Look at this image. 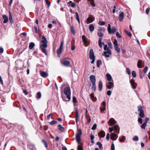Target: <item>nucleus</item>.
Returning a JSON list of instances; mask_svg holds the SVG:
<instances>
[{
  "mask_svg": "<svg viewBox=\"0 0 150 150\" xmlns=\"http://www.w3.org/2000/svg\"><path fill=\"white\" fill-rule=\"evenodd\" d=\"M102 38H100L99 39L98 44L99 46L101 48L102 47V44L104 45V50L105 51L103 53L102 55L105 56L106 58L109 57L110 55L112 54L111 51L109 48L108 47L107 45H105L104 42L102 43Z\"/></svg>",
  "mask_w": 150,
  "mask_h": 150,
  "instance_id": "1",
  "label": "nucleus"
},
{
  "mask_svg": "<svg viewBox=\"0 0 150 150\" xmlns=\"http://www.w3.org/2000/svg\"><path fill=\"white\" fill-rule=\"evenodd\" d=\"M42 40L41 41L42 44L40 45V47L42 52L45 54L46 55H47V53L46 52V48L47 47V41L46 38L42 36Z\"/></svg>",
  "mask_w": 150,
  "mask_h": 150,
  "instance_id": "2",
  "label": "nucleus"
},
{
  "mask_svg": "<svg viewBox=\"0 0 150 150\" xmlns=\"http://www.w3.org/2000/svg\"><path fill=\"white\" fill-rule=\"evenodd\" d=\"M90 80L92 84L91 87V90L95 91L96 89V86L95 84L96 82L95 76L94 75H91L90 77Z\"/></svg>",
  "mask_w": 150,
  "mask_h": 150,
  "instance_id": "3",
  "label": "nucleus"
},
{
  "mask_svg": "<svg viewBox=\"0 0 150 150\" xmlns=\"http://www.w3.org/2000/svg\"><path fill=\"white\" fill-rule=\"evenodd\" d=\"M64 93L67 96L66 98L68 100V101L70 99V96L71 92L69 87H66L64 89Z\"/></svg>",
  "mask_w": 150,
  "mask_h": 150,
  "instance_id": "4",
  "label": "nucleus"
},
{
  "mask_svg": "<svg viewBox=\"0 0 150 150\" xmlns=\"http://www.w3.org/2000/svg\"><path fill=\"white\" fill-rule=\"evenodd\" d=\"M82 134V132L81 129L78 130L77 133L76 134V142L79 143L81 141V136Z\"/></svg>",
  "mask_w": 150,
  "mask_h": 150,
  "instance_id": "5",
  "label": "nucleus"
},
{
  "mask_svg": "<svg viewBox=\"0 0 150 150\" xmlns=\"http://www.w3.org/2000/svg\"><path fill=\"white\" fill-rule=\"evenodd\" d=\"M138 111L139 112V115L140 117L141 118H143L144 116L143 108L141 105L139 106L138 107Z\"/></svg>",
  "mask_w": 150,
  "mask_h": 150,
  "instance_id": "6",
  "label": "nucleus"
},
{
  "mask_svg": "<svg viewBox=\"0 0 150 150\" xmlns=\"http://www.w3.org/2000/svg\"><path fill=\"white\" fill-rule=\"evenodd\" d=\"M107 30L109 34H114L117 30V29L115 27H113L111 28V26L110 24H108Z\"/></svg>",
  "mask_w": 150,
  "mask_h": 150,
  "instance_id": "7",
  "label": "nucleus"
},
{
  "mask_svg": "<svg viewBox=\"0 0 150 150\" xmlns=\"http://www.w3.org/2000/svg\"><path fill=\"white\" fill-rule=\"evenodd\" d=\"M89 58L91 60H92L91 63L92 64L93 63L95 60V57L92 49H91L90 50Z\"/></svg>",
  "mask_w": 150,
  "mask_h": 150,
  "instance_id": "8",
  "label": "nucleus"
},
{
  "mask_svg": "<svg viewBox=\"0 0 150 150\" xmlns=\"http://www.w3.org/2000/svg\"><path fill=\"white\" fill-rule=\"evenodd\" d=\"M61 62L62 64L65 66H68L70 64V62L66 59H64L61 60Z\"/></svg>",
  "mask_w": 150,
  "mask_h": 150,
  "instance_id": "9",
  "label": "nucleus"
},
{
  "mask_svg": "<svg viewBox=\"0 0 150 150\" xmlns=\"http://www.w3.org/2000/svg\"><path fill=\"white\" fill-rule=\"evenodd\" d=\"M40 76L42 77L45 78L48 76V74L45 72L40 70Z\"/></svg>",
  "mask_w": 150,
  "mask_h": 150,
  "instance_id": "10",
  "label": "nucleus"
},
{
  "mask_svg": "<svg viewBox=\"0 0 150 150\" xmlns=\"http://www.w3.org/2000/svg\"><path fill=\"white\" fill-rule=\"evenodd\" d=\"M117 137L118 136L116 134L112 133L110 137V139L113 140H115L117 139Z\"/></svg>",
  "mask_w": 150,
  "mask_h": 150,
  "instance_id": "11",
  "label": "nucleus"
},
{
  "mask_svg": "<svg viewBox=\"0 0 150 150\" xmlns=\"http://www.w3.org/2000/svg\"><path fill=\"white\" fill-rule=\"evenodd\" d=\"M124 18V13L122 12H120V13L119 15V21H122Z\"/></svg>",
  "mask_w": 150,
  "mask_h": 150,
  "instance_id": "12",
  "label": "nucleus"
},
{
  "mask_svg": "<svg viewBox=\"0 0 150 150\" xmlns=\"http://www.w3.org/2000/svg\"><path fill=\"white\" fill-rule=\"evenodd\" d=\"M3 18L4 19L3 23H6L8 21V16L5 15H4L2 16Z\"/></svg>",
  "mask_w": 150,
  "mask_h": 150,
  "instance_id": "13",
  "label": "nucleus"
},
{
  "mask_svg": "<svg viewBox=\"0 0 150 150\" xmlns=\"http://www.w3.org/2000/svg\"><path fill=\"white\" fill-rule=\"evenodd\" d=\"M114 87V84L112 82L110 81L108 83V85L107 86V87L109 89H110Z\"/></svg>",
  "mask_w": 150,
  "mask_h": 150,
  "instance_id": "14",
  "label": "nucleus"
},
{
  "mask_svg": "<svg viewBox=\"0 0 150 150\" xmlns=\"http://www.w3.org/2000/svg\"><path fill=\"white\" fill-rule=\"evenodd\" d=\"M94 18L93 17L88 18L87 19V21L88 22L87 23H92L94 20Z\"/></svg>",
  "mask_w": 150,
  "mask_h": 150,
  "instance_id": "15",
  "label": "nucleus"
},
{
  "mask_svg": "<svg viewBox=\"0 0 150 150\" xmlns=\"http://www.w3.org/2000/svg\"><path fill=\"white\" fill-rule=\"evenodd\" d=\"M109 122H110L109 125H113L116 123V121L113 118H110L109 120Z\"/></svg>",
  "mask_w": 150,
  "mask_h": 150,
  "instance_id": "16",
  "label": "nucleus"
},
{
  "mask_svg": "<svg viewBox=\"0 0 150 150\" xmlns=\"http://www.w3.org/2000/svg\"><path fill=\"white\" fill-rule=\"evenodd\" d=\"M106 77L107 79V80L108 81H111L112 80L113 81L112 79V78L111 75L109 74H106Z\"/></svg>",
  "mask_w": 150,
  "mask_h": 150,
  "instance_id": "17",
  "label": "nucleus"
},
{
  "mask_svg": "<svg viewBox=\"0 0 150 150\" xmlns=\"http://www.w3.org/2000/svg\"><path fill=\"white\" fill-rule=\"evenodd\" d=\"M58 129L60 131L62 132L64 131L65 129L64 127L62 126L59 124L57 126Z\"/></svg>",
  "mask_w": 150,
  "mask_h": 150,
  "instance_id": "18",
  "label": "nucleus"
},
{
  "mask_svg": "<svg viewBox=\"0 0 150 150\" xmlns=\"http://www.w3.org/2000/svg\"><path fill=\"white\" fill-rule=\"evenodd\" d=\"M130 83L133 89L136 88V86L134 85V81L133 79L131 80Z\"/></svg>",
  "mask_w": 150,
  "mask_h": 150,
  "instance_id": "19",
  "label": "nucleus"
},
{
  "mask_svg": "<svg viewBox=\"0 0 150 150\" xmlns=\"http://www.w3.org/2000/svg\"><path fill=\"white\" fill-rule=\"evenodd\" d=\"M98 135L100 136L101 137L103 138L105 136V133L103 131H101L98 133Z\"/></svg>",
  "mask_w": 150,
  "mask_h": 150,
  "instance_id": "20",
  "label": "nucleus"
},
{
  "mask_svg": "<svg viewBox=\"0 0 150 150\" xmlns=\"http://www.w3.org/2000/svg\"><path fill=\"white\" fill-rule=\"evenodd\" d=\"M76 112V124H77V122L78 121V118L79 117V112L78 110L77 109L75 110Z\"/></svg>",
  "mask_w": 150,
  "mask_h": 150,
  "instance_id": "21",
  "label": "nucleus"
},
{
  "mask_svg": "<svg viewBox=\"0 0 150 150\" xmlns=\"http://www.w3.org/2000/svg\"><path fill=\"white\" fill-rule=\"evenodd\" d=\"M101 30L100 29L98 30V35L99 37H100V38H101L103 36V34L101 32Z\"/></svg>",
  "mask_w": 150,
  "mask_h": 150,
  "instance_id": "22",
  "label": "nucleus"
},
{
  "mask_svg": "<svg viewBox=\"0 0 150 150\" xmlns=\"http://www.w3.org/2000/svg\"><path fill=\"white\" fill-rule=\"evenodd\" d=\"M89 29L91 32H93L94 29V25L93 24L90 25L89 26Z\"/></svg>",
  "mask_w": 150,
  "mask_h": 150,
  "instance_id": "23",
  "label": "nucleus"
},
{
  "mask_svg": "<svg viewBox=\"0 0 150 150\" xmlns=\"http://www.w3.org/2000/svg\"><path fill=\"white\" fill-rule=\"evenodd\" d=\"M98 87L99 90L100 91H101L102 88V82L101 81H99Z\"/></svg>",
  "mask_w": 150,
  "mask_h": 150,
  "instance_id": "24",
  "label": "nucleus"
},
{
  "mask_svg": "<svg viewBox=\"0 0 150 150\" xmlns=\"http://www.w3.org/2000/svg\"><path fill=\"white\" fill-rule=\"evenodd\" d=\"M88 1L90 2L91 5L93 7L95 6V4L94 3V0H87Z\"/></svg>",
  "mask_w": 150,
  "mask_h": 150,
  "instance_id": "25",
  "label": "nucleus"
},
{
  "mask_svg": "<svg viewBox=\"0 0 150 150\" xmlns=\"http://www.w3.org/2000/svg\"><path fill=\"white\" fill-rule=\"evenodd\" d=\"M82 39L83 42L84 43H86L87 42V38L84 35H83L82 36Z\"/></svg>",
  "mask_w": 150,
  "mask_h": 150,
  "instance_id": "26",
  "label": "nucleus"
},
{
  "mask_svg": "<svg viewBox=\"0 0 150 150\" xmlns=\"http://www.w3.org/2000/svg\"><path fill=\"white\" fill-rule=\"evenodd\" d=\"M114 128L115 130L117 131L118 130V132H117L118 134H119V130H120V127L118 125H115L114 126Z\"/></svg>",
  "mask_w": 150,
  "mask_h": 150,
  "instance_id": "27",
  "label": "nucleus"
},
{
  "mask_svg": "<svg viewBox=\"0 0 150 150\" xmlns=\"http://www.w3.org/2000/svg\"><path fill=\"white\" fill-rule=\"evenodd\" d=\"M76 18L79 23H80V19L79 14L77 12L75 13Z\"/></svg>",
  "mask_w": 150,
  "mask_h": 150,
  "instance_id": "28",
  "label": "nucleus"
},
{
  "mask_svg": "<svg viewBox=\"0 0 150 150\" xmlns=\"http://www.w3.org/2000/svg\"><path fill=\"white\" fill-rule=\"evenodd\" d=\"M9 19L10 23H13V20L12 16L11 14V12L10 11L9 12Z\"/></svg>",
  "mask_w": 150,
  "mask_h": 150,
  "instance_id": "29",
  "label": "nucleus"
},
{
  "mask_svg": "<svg viewBox=\"0 0 150 150\" xmlns=\"http://www.w3.org/2000/svg\"><path fill=\"white\" fill-rule=\"evenodd\" d=\"M114 47L115 49V50L117 51V52H120V48L119 47L118 45L114 46Z\"/></svg>",
  "mask_w": 150,
  "mask_h": 150,
  "instance_id": "30",
  "label": "nucleus"
},
{
  "mask_svg": "<svg viewBox=\"0 0 150 150\" xmlns=\"http://www.w3.org/2000/svg\"><path fill=\"white\" fill-rule=\"evenodd\" d=\"M35 44L33 42H31L30 43L29 45V48L30 49H32L35 46Z\"/></svg>",
  "mask_w": 150,
  "mask_h": 150,
  "instance_id": "31",
  "label": "nucleus"
},
{
  "mask_svg": "<svg viewBox=\"0 0 150 150\" xmlns=\"http://www.w3.org/2000/svg\"><path fill=\"white\" fill-rule=\"evenodd\" d=\"M96 144L98 146L99 149L102 148V144L100 142H98Z\"/></svg>",
  "mask_w": 150,
  "mask_h": 150,
  "instance_id": "32",
  "label": "nucleus"
},
{
  "mask_svg": "<svg viewBox=\"0 0 150 150\" xmlns=\"http://www.w3.org/2000/svg\"><path fill=\"white\" fill-rule=\"evenodd\" d=\"M70 30L71 32L74 34L75 35L76 34L75 30L74 29L73 26H71L70 27Z\"/></svg>",
  "mask_w": 150,
  "mask_h": 150,
  "instance_id": "33",
  "label": "nucleus"
},
{
  "mask_svg": "<svg viewBox=\"0 0 150 150\" xmlns=\"http://www.w3.org/2000/svg\"><path fill=\"white\" fill-rule=\"evenodd\" d=\"M98 24L100 26L104 25L105 24V22L104 21H100L98 22Z\"/></svg>",
  "mask_w": 150,
  "mask_h": 150,
  "instance_id": "34",
  "label": "nucleus"
},
{
  "mask_svg": "<svg viewBox=\"0 0 150 150\" xmlns=\"http://www.w3.org/2000/svg\"><path fill=\"white\" fill-rule=\"evenodd\" d=\"M133 140L134 141H138L139 140V138L138 136H135L133 138Z\"/></svg>",
  "mask_w": 150,
  "mask_h": 150,
  "instance_id": "35",
  "label": "nucleus"
},
{
  "mask_svg": "<svg viewBox=\"0 0 150 150\" xmlns=\"http://www.w3.org/2000/svg\"><path fill=\"white\" fill-rule=\"evenodd\" d=\"M42 142L44 143L45 146L46 148H47L48 147L47 144L46 142L44 139H42Z\"/></svg>",
  "mask_w": 150,
  "mask_h": 150,
  "instance_id": "36",
  "label": "nucleus"
},
{
  "mask_svg": "<svg viewBox=\"0 0 150 150\" xmlns=\"http://www.w3.org/2000/svg\"><path fill=\"white\" fill-rule=\"evenodd\" d=\"M132 75L134 78L136 77L137 76L136 72L134 71H132Z\"/></svg>",
  "mask_w": 150,
  "mask_h": 150,
  "instance_id": "37",
  "label": "nucleus"
},
{
  "mask_svg": "<svg viewBox=\"0 0 150 150\" xmlns=\"http://www.w3.org/2000/svg\"><path fill=\"white\" fill-rule=\"evenodd\" d=\"M146 125V123L144 122L141 126V127L142 129H145V127Z\"/></svg>",
  "mask_w": 150,
  "mask_h": 150,
  "instance_id": "38",
  "label": "nucleus"
},
{
  "mask_svg": "<svg viewBox=\"0 0 150 150\" xmlns=\"http://www.w3.org/2000/svg\"><path fill=\"white\" fill-rule=\"evenodd\" d=\"M57 123V122L54 120H52L50 122V124L52 125H54Z\"/></svg>",
  "mask_w": 150,
  "mask_h": 150,
  "instance_id": "39",
  "label": "nucleus"
},
{
  "mask_svg": "<svg viewBox=\"0 0 150 150\" xmlns=\"http://www.w3.org/2000/svg\"><path fill=\"white\" fill-rule=\"evenodd\" d=\"M73 102L74 103H77V101L76 98L75 96H73L72 98Z\"/></svg>",
  "mask_w": 150,
  "mask_h": 150,
  "instance_id": "40",
  "label": "nucleus"
},
{
  "mask_svg": "<svg viewBox=\"0 0 150 150\" xmlns=\"http://www.w3.org/2000/svg\"><path fill=\"white\" fill-rule=\"evenodd\" d=\"M108 45L110 48L111 49L112 48V44L110 42H108Z\"/></svg>",
  "mask_w": 150,
  "mask_h": 150,
  "instance_id": "41",
  "label": "nucleus"
},
{
  "mask_svg": "<svg viewBox=\"0 0 150 150\" xmlns=\"http://www.w3.org/2000/svg\"><path fill=\"white\" fill-rule=\"evenodd\" d=\"M113 44L114 46H117L118 45L117 44V41L116 39H114V42H113Z\"/></svg>",
  "mask_w": 150,
  "mask_h": 150,
  "instance_id": "42",
  "label": "nucleus"
},
{
  "mask_svg": "<svg viewBox=\"0 0 150 150\" xmlns=\"http://www.w3.org/2000/svg\"><path fill=\"white\" fill-rule=\"evenodd\" d=\"M62 49H60L59 48V49H58L57 50V53L58 54H60L62 53Z\"/></svg>",
  "mask_w": 150,
  "mask_h": 150,
  "instance_id": "43",
  "label": "nucleus"
},
{
  "mask_svg": "<svg viewBox=\"0 0 150 150\" xmlns=\"http://www.w3.org/2000/svg\"><path fill=\"white\" fill-rule=\"evenodd\" d=\"M46 4L47 5L48 7H49L50 5V3L48 0H45Z\"/></svg>",
  "mask_w": 150,
  "mask_h": 150,
  "instance_id": "44",
  "label": "nucleus"
},
{
  "mask_svg": "<svg viewBox=\"0 0 150 150\" xmlns=\"http://www.w3.org/2000/svg\"><path fill=\"white\" fill-rule=\"evenodd\" d=\"M125 32L129 37L132 36V34L131 33L128 32L127 30H125Z\"/></svg>",
  "mask_w": 150,
  "mask_h": 150,
  "instance_id": "45",
  "label": "nucleus"
},
{
  "mask_svg": "<svg viewBox=\"0 0 150 150\" xmlns=\"http://www.w3.org/2000/svg\"><path fill=\"white\" fill-rule=\"evenodd\" d=\"M41 97V93L40 92H38L37 94V98H40Z\"/></svg>",
  "mask_w": 150,
  "mask_h": 150,
  "instance_id": "46",
  "label": "nucleus"
},
{
  "mask_svg": "<svg viewBox=\"0 0 150 150\" xmlns=\"http://www.w3.org/2000/svg\"><path fill=\"white\" fill-rule=\"evenodd\" d=\"M70 3H71V7L73 8H74L76 6V4L74 2H72L71 1L70 2Z\"/></svg>",
  "mask_w": 150,
  "mask_h": 150,
  "instance_id": "47",
  "label": "nucleus"
},
{
  "mask_svg": "<svg viewBox=\"0 0 150 150\" xmlns=\"http://www.w3.org/2000/svg\"><path fill=\"white\" fill-rule=\"evenodd\" d=\"M116 36L117 37L119 38H121L122 37V36L120 35L119 32H117L116 33Z\"/></svg>",
  "mask_w": 150,
  "mask_h": 150,
  "instance_id": "48",
  "label": "nucleus"
},
{
  "mask_svg": "<svg viewBox=\"0 0 150 150\" xmlns=\"http://www.w3.org/2000/svg\"><path fill=\"white\" fill-rule=\"evenodd\" d=\"M96 127L97 125H96V124H95L93 125L92 128V129L93 130H94L96 129Z\"/></svg>",
  "mask_w": 150,
  "mask_h": 150,
  "instance_id": "49",
  "label": "nucleus"
},
{
  "mask_svg": "<svg viewBox=\"0 0 150 150\" xmlns=\"http://www.w3.org/2000/svg\"><path fill=\"white\" fill-rule=\"evenodd\" d=\"M102 62L101 60H99L97 61V66H100L101 63Z\"/></svg>",
  "mask_w": 150,
  "mask_h": 150,
  "instance_id": "50",
  "label": "nucleus"
},
{
  "mask_svg": "<svg viewBox=\"0 0 150 150\" xmlns=\"http://www.w3.org/2000/svg\"><path fill=\"white\" fill-rule=\"evenodd\" d=\"M138 122H139L140 124H142V119L141 117L139 118L138 120Z\"/></svg>",
  "mask_w": 150,
  "mask_h": 150,
  "instance_id": "51",
  "label": "nucleus"
},
{
  "mask_svg": "<svg viewBox=\"0 0 150 150\" xmlns=\"http://www.w3.org/2000/svg\"><path fill=\"white\" fill-rule=\"evenodd\" d=\"M148 69V68L147 66H145V67L144 68L143 72L144 73H146V72L147 71Z\"/></svg>",
  "mask_w": 150,
  "mask_h": 150,
  "instance_id": "52",
  "label": "nucleus"
},
{
  "mask_svg": "<svg viewBox=\"0 0 150 150\" xmlns=\"http://www.w3.org/2000/svg\"><path fill=\"white\" fill-rule=\"evenodd\" d=\"M78 150H83L82 147L81 145H79L77 147Z\"/></svg>",
  "mask_w": 150,
  "mask_h": 150,
  "instance_id": "53",
  "label": "nucleus"
},
{
  "mask_svg": "<svg viewBox=\"0 0 150 150\" xmlns=\"http://www.w3.org/2000/svg\"><path fill=\"white\" fill-rule=\"evenodd\" d=\"M111 150H115V146L113 142H112L111 144Z\"/></svg>",
  "mask_w": 150,
  "mask_h": 150,
  "instance_id": "54",
  "label": "nucleus"
},
{
  "mask_svg": "<svg viewBox=\"0 0 150 150\" xmlns=\"http://www.w3.org/2000/svg\"><path fill=\"white\" fill-rule=\"evenodd\" d=\"M127 70V73L128 75H130L131 74V71L129 69V68H127L126 69Z\"/></svg>",
  "mask_w": 150,
  "mask_h": 150,
  "instance_id": "55",
  "label": "nucleus"
},
{
  "mask_svg": "<svg viewBox=\"0 0 150 150\" xmlns=\"http://www.w3.org/2000/svg\"><path fill=\"white\" fill-rule=\"evenodd\" d=\"M125 138V137L124 136H122V137L120 139L119 141L121 142H123L124 141V139Z\"/></svg>",
  "mask_w": 150,
  "mask_h": 150,
  "instance_id": "56",
  "label": "nucleus"
},
{
  "mask_svg": "<svg viewBox=\"0 0 150 150\" xmlns=\"http://www.w3.org/2000/svg\"><path fill=\"white\" fill-rule=\"evenodd\" d=\"M63 41H62L60 45V47H59V48L61 49H62V47H63Z\"/></svg>",
  "mask_w": 150,
  "mask_h": 150,
  "instance_id": "57",
  "label": "nucleus"
},
{
  "mask_svg": "<svg viewBox=\"0 0 150 150\" xmlns=\"http://www.w3.org/2000/svg\"><path fill=\"white\" fill-rule=\"evenodd\" d=\"M107 93L108 96H110L111 93V91L110 90L108 91L107 92Z\"/></svg>",
  "mask_w": 150,
  "mask_h": 150,
  "instance_id": "58",
  "label": "nucleus"
},
{
  "mask_svg": "<svg viewBox=\"0 0 150 150\" xmlns=\"http://www.w3.org/2000/svg\"><path fill=\"white\" fill-rule=\"evenodd\" d=\"M150 10L149 8H147L146 10V14H148Z\"/></svg>",
  "mask_w": 150,
  "mask_h": 150,
  "instance_id": "59",
  "label": "nucleus"
},
{
  "mask_svg": "<svg viewBox=\"0 0 150 150\" xmlns=\"http://www.w3.org/2000/svg\"><path fill=\"white\" fill-rule=\"evenodd\" d=\"M110 137H109V134L108 133L107 134L106 137V139L107 140H109V139Z\"/></svg>",
  "mask_w": 150,
  "mask_h": 150,
  "instance_id": "60",
  "label": "nucleus"
},
{
  "mask_svg": "<svg viewBox=\"0 0 150 150\" xmlns=\"http://www.w3.org/2000/svg\"><path fill=\"white\" fill-rule=\"evenodd\" d=\"M34 29L35 30V32L36 33H38V29H37V27L36 26H34Z\"/></svg>",
  "mask_w": 150,
  "mask_h": 150,
  "instance_id": "61",
  "label": "nucleus"
},
{
  "mask_svg": "<svg viewBox=\"0 0 150 150\" xmlns=\"http://www.w3.org/2000/svg\"><path fill=\"white\" fill-rule=\"evenodd\" d=\"M75 48L76 47L75 45L72 46L71 47V50L72 51H73L75 50Z\"/></svg>",
  "mask_w": 150,
  "mask_h": 150,
  "instance_id": "62",
  "label": "nucleus"
},
{
  "mask_svg": "<svg viewBox=\"0 0 150 150\" xmlns=\"http://www.w3.org/2000/svg\"><path fill=\"white\" fill-rule=\"evenodd\" d=\"M149 120V118L146 117L145 119V122H144V123H146H146Z\"/></svg>",
  "mask_w": 150,
  "mask_h": 150,
  "instance_id": "63",
  "label": "nucleus"
},
{
  "mask_svg": "<svg viewBox=\"0 0 150 150\" xmlns=\"http://www.w3.org/2000/svg\"><path fill=\"white\" fill-rule=\"evenodd\" d=\"M100 109V111H103L105 110V107H103L102 108H101Z\"/></svg>",
  "mask_w": 150,
  "mask_h": 150,
  "instance_id": "64",
  "label": "nucleus"
}]
</instances>
